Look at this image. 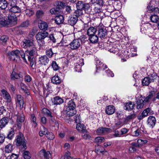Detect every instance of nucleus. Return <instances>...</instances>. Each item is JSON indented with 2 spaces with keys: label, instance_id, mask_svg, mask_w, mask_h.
I'll list each match as a JSON object with an SVG mask.
<instances>
[{
  "label": "nucleus",
  "instance_id": "nucleus-1",
  "mask_svg": "<svg viewBox=\"0 0 159 159\" xmlns=\"http://www.w3.org/2000/svg\"><path fill=\"white\" fill-rule=\"evenodd\" d=\"M7 54L9 59L15 62H17L18 61L20 60V55L24 61L26 63H27L26 60L25 58V53L22 50H16L9 51Z\"/></svg>",
  "mask_w": 159,
  "mask_h": 159
},
{
  "label": "nucleus",
  "instance_id": "nucleus-2",
  "mask_svg": "<svg viewBox=\"0 0 159 159\" xmlns=\"http://www.w3.org/2000/svg\"><path fill=\"white\" fill-rule=\"evenodd\" d=\"M22 48L29 49L36 46L35 41L33 39H24L21 43Z\"/></svg>",
  "mask_w": 159,
  "mask_h": 159
},
{
  "label": "nucleus",
  "instance_id": "nucleus-3",
  "mask_svg": "<svg viewBox=\"0 0 159 159\" xmlns=\"http://www.w3.org/2000/svg\"><path fill=\"white\" fill-rule=\"evenodd\" d=\"M15 142H16L17 146L21 145L23 147V148L25 149H26L27 148L26 145V141L22 134L19 133L16 136Z\"/></svg>",
  "mask_w": 159,
  "mask_h": 159
},
{
  "label": "nucleus",
  "instance_id": "nucleus-4",
  "mask_svg": "<svg viewBox=\"0 0 159 159\" xmlns=\"http://www.w3.org/2000/svg\"><path fill=\"white\" fill-rule=\"evenodd\" d=\"M81 43L80 39H75L73 40L70 44V48L72 50L76 49L80 46Z\"/></svg>",
  "mask_w": 159,
  "mask_h": 159
},
{
  "label": "nucleus",
  "instance_id": "nucleus-5",
  "mask_svg": "<svg viewBox=\"0 0 159 159\" xmlns=\"http://www.w3.org/2000/svg\"><path fill=\"white\" fill-rule=\"evenodd\" d=\"M7 20L8 25L12 26L16 24L17 20V18L14 14H9Z\"/></svg>",
  "mask_w": 159,
  "mask_h": 159
},
{
  "label": "nucleus",
  "instance_id": "nucleus-6",
  "mask_svg": "<svg viewBox=\"0 0 159 159\" xmlns=\"http://www.w3.org/2000/svg\"><path fill=\"white\" fill-rule=\"evenodd\" d=\"M78 20L77 16L74 15H70L68 18L67 23L72 26L75 25Z\"/></svg>",
  "mask_w": 159,
  "mask_h": 159
},
{
  "label": "nucleus",
  "instance_id": "nucleus-7",
  "mask_svg": "<svg viewBox=\"0 0 159 159\" xmlns=\"http://www.w3.org/2000/svg\"><path fill=\"white\" fill-rule=\"evenodd\" d=\"M155 92L154 91H152L150 92L148 95L145 98L144 101L146 102H148L150 101H155L157 99L156 97H155Z\"/></svg>",
  "mask_w": 159,
  "mask_h": 159
},
{
  "label": "nucleus",
  "instance_id": "nucleus-8",
  "mask_svg": "<svg viewBox=\"0 0 159 159\" xmlns=\"http://www.w3.org/2000/svg\"><path fill=\"white\" fill-rule=\"evenodd\" d=\"M48 33L46 31H41L38 32L36 35V40L44 39L48 36Z\"/></svg>",
  "mask_w": 159,
  "mask_h": 159
},
{
  "label": "nucleus",
  "instance_id": "nucleus-9",
  "mask_svg": "<svg viewBox=\"0 0 159 159\" xmlns=\"http://www.w3.org/2000/svg\"><path fill=\"white\" fill-rule=\"evenodd\" d=\"M1 96L4 98V99L6 100L8 102H10L11 101V97L7 92V91L4 89H2L1 90Z\"/></svg>",
  "mask_w": 159,
  "mask_h": 159
},
{
  "label": "nucleus",
  "instance_id": "nucleus-10",
  "mask_svg": "<svg viewBox=\"0 0 159 159\" xmlns=\"http://www.w3.org/2000/svg\"><path fill=\"white\" fill-rule=\"evenodd\" d=\"M84 65V59H80L78 63L75 64V70L78 72H81V66Z\"/></svg>",
  "mask_w": 159,
  "mask_h": 159
},
{
  "label": "nucleus",
  "instance_id": "nucleus-11",
  "mask_svg": "<svg viewBox=\"0 0 159 159\" xmlns=\"http://www.w3.org/2000/svg\"><path fill=\"white\" fill-rule=\"evenodd\" d=\"M24 116L23 113H21L17 116V126L19 128H21V125L24 121Z\"/></svg>",
  "mask_w": 159,
  "mask_h": 159
},
{
  "label": "nucleus",
  "instance_id": "nucleus-12",
  "mask_svg": "<svg viewBox=\"0 0 159 159\" xmlns=\"http://www.w3.org/2000/svg\"><path fill=\"white\" fill-rule=\"evenodd\" d=\"M30 49L29 50L27 49V50L25 52V53L28 54V57L30 56V57H33L37 53V49L36 46Z\"/></svg>",
  "mask_w": 159,
  "mask_h": 159
},
{
  "label": "nucleus",
  "instance_id": "nucleus-13",
  "mask_svg": "<svg viewBox=\"0 0 159 159\" xmlns=\"http://www.w3.org/2000/svg\"><path fill=\"white\" fill-rule=\"evenodd\" d=\"M148 125L150 127L153 128L156 122V118L153 116H149L147 120Z\"/></svg>",
  "mask_w": 159,
  "mask_h": 159
},
{
  "label": "nucleus",
  "instance_id": "nucleus-14",
  "mask_svg": "<svg viewBox=\"0 0 159 159\" xmlns=\"http://www.w3.org/2000/svg\"><path fill=\"white\" fill-rule=\"evenodd\" d=\"M10 13H11L12 14L16 13H20L21 12V10L20 8L17 5L11 7L9 10Z\"/></svg>",
  "mask_w": 159,
  "mask_h": 159
},
{
  "label": "nucleus",
  "instance_id": "nucleus-15",
  "mask_svg": "<svg viewBox=\"0 0 159 159\" xmlns=\"http://www.w3.org/2000/svg\"><path fill=\"white\" fill-rule=\"evenodd\" d=\"M115 111V108L114 106L109 105L106 107L105 110L106 113L108 115H110L113 114Z\"/></svg>",
  "mask_w": 159,
  "mask_h": 159
},
{
  "label": "nucleus",
  "instance_id": "nucleus-16",
  "mask_svg": "<svg viewBox=\"0 0 159 159\" xmlns=\"http://www.w3.org/2000/svg\"><path fill=\"white\" fill-rule=\"evenodd\" d=\"M150 111V109L149 108H147L144 110L142 113L140 114L138 116V119L139 120H141L147 116Z\"/></svg>",
  "mask_w": 159,
  "mask_h": 159
},
{
  "label": "nucleus",
  "instance_id": "nucleus-17",
  "mask_svg": "<svg viewBox=\"0 0 159 159\" xmlns=\"http://www.w3.org/2000/svg\"><path fill=\"white\" fill-rule=\"evenodd\" d=\"M52 103L54 105H59L63 103L64 102L63 100L61 97L57 96L54 98L52 99Z\"/></svg>",
  "mask_w": 159,
  "mask_h": 159
},
{
  "label": "nucleus",
  "instance_id": "nucleus-18",
  "mask_svg": "<svg viewBox=\"0 0 159 159\" xmlns=\"http://www.w3.org/2000/svg\"><path fill=\"white\" fill-rule=\"evenodd\" d=\"M110 130V129L109 128L100 127L97 129L96 133L98 135H101L108 132Z\"/></svg>",
  "mask_w": 159,
  "mask_h": 159
},
{
  "label": "nucleus",
  "instance_id": "nucleus-19",
  "mask_svg": "<svg viewBox=\"0 0 159 159\" xmlns=\"http://www.w3.org/2000/svg\"><path fill=\"white\" fill-rule=\"evenodd\" d=\"M134 107V104L131 102L126 103L124 104V108L125 110L130 111L133 110Z\"/></svg>",
  "mask_w": 159,
  "mask_h": 159
},
{
  "label": "nucleus",
  "instance_id": "nucleus-20",
  "mask_svg": "<svg viewBox=\"0 0 159 159\" xmlns=\"http://www.w3.org/2000/svg\"><path fill=\"white\" fill-rule=\"evenodd\" d=\"M76 128L78 131L81 132L83 133H86L87 131L84 125L80 123L77 124Z\"/></svg>",
  "mask_w": 159,
  "mask_h": 159
},
{
  "label": "nucleus",
  "instance_id": "nucleus-21",
  "mask_svg": "<svg viewBox=\"0 0 159 159\" xmlns=\"http://www.w3.org/2000/svg\"><path fill=\"white\" fill-rule=\"evenodd\" d=\"M107 34V30L104 28H99L98 30V35L100 38H104Z\"/></svg>",
  "mask_w": 159,
  "mask_h": 159
},
{
  "label": "nucleus",
  "instance_id": "nucleus-22",
  "mask_svg": "<svg viewBox=\"0 0 159 159\" xmlns=\"http://www.w3.org/2000/svg\"><path fill=\"white\" fill-rule=\"evenodd\" d=\"M152 2H151L149 3L147 7V10L150 13L153 12L155 13L158 11V8L157 7H155L154 6L152 5Z\"/></svg>",
  "mask_w": 159,
  "mask_h": 159
},
{
  "label": "nucleus",
  "instance_id": "nucleus-23",
  "mask_svg": "<svg viewBox=\"0 0 159 159\" xmlns=\"http://www.w3.org/2000/svg\"><path fill=\"white\" fill-rule=\"evenodd\" d=\"M39 64L46 65L48 63L49 60L47 56H43L39 58Z\"/></svg>",
  "mask_w": 159,
  "mask_h": 159
},
{
  "label": "nucleus",
  "instance_id": "nucleus-24",
  "mask_svg": "<svg viewBox=\"0 0 159 159\" xmlns=\"http://www.w3.org/2000/svg\"><path fill=\"white\" fill-rule=\"evenodd\" d=\"M0 25L4 26L8 25L7 18L2 15H0Z\"/></svg>",
  "mask_w": 159,
  "mask_h": 159
},
{
  "label": "nucleus",
  "instance_id": "nucleus-25",
  "mask_svg": "<svg viewBox=\"0 0 159 159\" xmlns=\"http://www.w3.org/2000/svg\"><path fill=\"white\" fill-rule=\"evenodd\" d=\"M39 27L40 30L45 31L47 30L48 25L47 23L41 21V22L39 23Z\"/></svg>",
  "mask_w": 159,
  "mask_h": 159
},
{
  "label": "nucleus",
  "instance_id": "nucleus-26",
  "mask_svg": "<svg viewBox=\"0 0 159 159\" xmlns=\"http://www.w3.org/2000/svg\"><path fill=\"white\" fill-rule=\"evenodd\" d=\"M89 40L92 43H96L98 41V37L97 35H93L89 36Z\"/></svg>",
  "mask_w": 159,
  "mask_h": 159
},
{
  "label": "nucleus",
  "instance_id": "nucleus-27",
  "mask_svg": "<svg viewBox=\"0 0 159 159\" xmlns=\"http://www.w3.org/2000/svg\"><path fill=\"white\" fill-rule=\"evenodd\" d=\"M66 115L69 116H73L76 112L75 109H70V108H66Z\"/></svg>",
  "mask_w": 159,
  "mask_h": 159
},
{
  "label": "nucleus",
  "instance_id": "nucleus-28",
  "mask_svg": "<svg viewBox=\"0 0 159 159\" xmlns=\"http://www.w3.org/2000/svg\"><path fill=\"white\" fill-rule=\"evenodd\" d=\"M64 18L62 15L56 16L55 18V21L58 25L62 24L64 21Z\"/></svg>",
  "mask_w": 159,
  "mask_h": 159
},
{
  "label": "nucleus",
  "instance_id": "nucleus-29",
  "mask_svg": "<svg viewBox=\"0 0 159 159\" xmlns=\"http://www.w3.org/2000/svg\"><path fill=\"white\" fill-rule=\"evenodd\" d=\"M96 67L97 70L100 69L101 70H104L107 68L106 65H104L99 60L97 61Z\"/></svg>",
  "mask_w": 159,
  "mask_h": 159
},
{
  "label": "nucleus",
  "instance_id": "nucleus-30",
  "mask_svg": "<svg viewBox=\"0 0 159 159\" xmlns=\"http://www.w3.org/2000/svg\"><path fill=\"white\" fill-rule=\"evenodd\" d=\"M96 31V28L93 27H91L88 29L87 33L88 35L90 36L94 35Z\"/></svg>",
  "mask_w": 159,
  "mask_h": 159
},
{
  "label": "nucleus",
  "instance_id": "nucleus-31",
  "mask_svg": "<svg viewBox=\"0 0 159 159\" xmlns=\"http://www.w3.org/2000/svg\"><path fill=\"white\" fill-rule=\"evenodd\" d=\"M141 99H138L136 101L137 108L138 109H141L143 108L144 106V101L141 98Z\"/></svg>",
  "mask_w": 159,
  "mask_h": 159
},
{
  "label": "nucleus",
  "instance_id": "nucleus-32",
  "mask_svg": "<svg viewBox=\"0 0 159 159\" xmlns=\"http://www.w3.org/2000/svg\"><path fill=\"white\" fill-rule=\"evenodd\" d=\"M8 122V119L7 117L2 118L0 120V127L2 128L5 126Z\"/></svg>",
  "mask_w": 159,
  "mask_h": 159
},
{
  "label": "nucleus",
  "instance_id": "nucleus-33",
  "mask_svg": "<svg viewBox=\"0 0 159 159\" xmlns=\"http://www.w3.org/2000/svg\"><path fill=\"white\" fill-rule=\"evenodd\" d=\"M61 11V10L59 8H57L56 7L52 8L50 10V12L51 14L55 15L58 14Z\"/></svg>",
  "mask_w": 159,
  "mask_h": 159
},
{
  "label": "nucleus",
  "instance_id": "nucleus-34",
  "mask_svg": "<svg viewBox=\"0 0 159 159\" xmlns=\"http://www.w3.org/2000/svg\"><path fill=\"white\" fill-rule=\"evenodd\" d=\"M51 81L53 84H57L60 83L61 81L58 75H55L52 78Z\"/></svg>",
  "mask_w": 159,
  "mask_h": 159
},
{
  "label": "nucleus",
  "instance_id": "nucleus-35",
  "mask_svg": "<svg viewBox=\"0 0 159 159\" xmlns=\"http://www.w3.org/2000/svg\"><path fill=\"white\" fill-rule=\"evenodd\" d=\"M48 133V129L43 126H42L41 127V130L39 133L40 136L42 137L43 135H46Z\"/></svg>",
  "mask_w": 159,
  "mask_h": 159
},
{
  "label": "nucleus",
  "instance_id": "nucleus-36",
  "mask_svg": "<svg viewBox=\"0 0 159 159\" xmlns=\"http://www.w3.org/2000/svg\"><path fill=\"white\" fill-rule=\"evenodd\" d=\"M21 89L27 95L30 94V92L28 87L24 83H21L20 84Z\"/></svg>",
  "mask_w": 159,
  "mask_h": 159
},
{
  "label": "nucleus",
  "instance_id": "nucleus-37",
  "mask_svg": "<svg viewBox=\"0 0 159 159\" xmlns=\"http://www.w3.org/2000/svg\"><path fill=\"white\" fill-rule=\"evenodd\" d=\"M17 99L20 107H23L24 104L23 97L21 95H17Z\"/></svg>",
  "mask_w": 159,
  "mask_h": 159
},
{
  "label": "nucleus",
  "instance_id": "nucleus-38",
  "mask_svg": "<svg viewBox=\"0 0 159 159\" xmlns=\"http://www.w3.org/2000/svg\"><path fill=\"white\" fill-rule=\"evenodd\" d=\"M23 156L25 159H30L31 157V154L30 152L25 150H23Z\"/></svg>",
  "mask_w": 159,
  "mask_h": 159
},
{
  "label": "nucleus",
  "instance_id": "nucleus-39",
  "mask_svg": "<svg viewBox=\"0 0 159 159\" xmlns=\"http://www.w3.org/2000/svg\"><path fill=\"white\" fill-rule=\"evenodd\" d=\"M151 82H153L157 79L158 76L155 73H153L148 76Z\"/></svg>",
  "mask_w": 159,
  "mask_h": 159
},
{
  "label": "nucleus",
  "instance_id": "nucleus-40",
  "mask_svg": "<svg viewBox=\"0 0 159 159\" xmlns=\"http://www.w3.org/2000/svg\"><path fill=\"white\" fill-rule=\"evenodd\" d=\"M7 2L5 0H0V8L2 9H5L7 7Z\"/></svg>",
  "mask_w": 159,
  "mask_h": 159
},
{
  "label": "nucleus",
  "instance_id": "nucleus-41",
  "mask_svg": "<svg viewBox=\"0 0 159 159\" xmlns=\"http://www.w3.org/2000/svg\"><path fill=\"white\" fill-rule=\"evenodd\" d=\"M8 39V37L6 35H3L0 38V43L4 45L6 44Z\"/></svg>",
  "mask_w": 159,
  "mask_h": 159
},
{
  "label": "nucleus",
  "instance_id": "nucleus-42",
  "mask_svg": "<svg viewBox=\"0 0 159 159\" xmlns=\"http://www.w3.org/2000/svg\"><path fill=\"white\" fill-rule=\"evenodd\" d=\"M41 152H43L45 157L48 158L50 157L51 156V153L48 151H46V150H41Z\"/></svg>",
  "mask_w": 159,
  "mask_h": 159
},
{
  "label": "nucleus",
  "instance_id": "nucleus-43",
  "mask_svg": "<svg viewBox=\"0 0 159 159\" xmlns=\"http://www.w3.org/2000/svg\"><path fill=\"white\" fill-rule=\"evenodd\" d=\"M150 82H151L148 77L144 78L142 81V83L143 86H148Z\"/></svg>",
  "mask_w": 159,
  "mask_h": 159
},
{
  "label": "nucleus",
  "instance_id": "nucleus-44",
  "mask_svg": "<svg viewBox=\"0 0 159 159\" xmlns=\"http://www.w3.org/2000/svg\"><path fill=\"white\" fill-rule=\"evenodd\" d=\"M55 5L57 8H59L61 10V9L64 7L65 3L61 1H57L56 2Z\"/></svg>",
  "mask_w": 159,
  "mask_h": 159
},
{
  "label": "nucleus",
  "instance_id": "nucleus-45",
  "mask_svg": "<svg viewBox=\"0 0 159 159\" xmlns=\"http://www.w3.org/2000/svg\"><path fill=\"white\" fill-rule=\"evenodd\" d=\"M14 131L11 129L9 132L7 136V138L10 140L11 139L14 137Z\"/></svg>",
  "mask_w": 159,
  "mask_h": 159
},
{
  "label": "nucleus",
  "instance_id": "nucleus-46",
  "mask_svg": "<svg viewBox=\"0 0 159 159\" xmlns=\"http://www.w3.org/2000/svg\"><path fill=\"white\" fill-rule=\"evenodd\" d=\"M28 60L30 63V66L32 68H34L33 67L35 64V62L34 59V58L33 57H30V56H28Z\"/></svg>",
  "mask_w": 159,
  "mask_h": 159
},
{
  "label": "nucleus",
  "instance_id": "nucleus-47",
  "mask_svg": "<svg viewBox=\"0 0 159 159\" xmlns=\"http://www.w3.org/2000/svg\"><path fill=\"white\" fill-rule=\"evenodd\" d=\"M75 105L72 100L70 101L68 103V106L66 108L75 109Z\"/></svg>",
  "mask_w": 159,
  "mask_h": 159
},
{
  "label": "nucleus",
  "instance_id": "nucleus-48",
  "mask_svg": "<svg viewBox=\"0 0 159 159\" xmlns=\"http://www.w3.org/2000/svg\"><path fill=\"white\" fill-rule=\"evenodd\" d=\"M147 142L148 140L146 139H139L138 140V143L139 148L147 143Z\"/></svg>",
  "mask_w": 159,
  "mask_h": 159
},
{
  "label": "nucleus",
  "instance_id": "nucleus-49",
  "mask_svg": "<svg viewBox=\"0 0 159 159\" xmlns=\"http://www.w3.org/2000/svg\"><path fill=\"white\" fill-rule=\"evenodd\" d=\"M150 19L152 22L156 23L158 20L159 17L157 15H153L151 16Z\"/></svg>",
  "mask_w": 159,
  "mask_h": 159
},
{
  "label": "nucleus",
  "instance_id": "nucleus-50",
  "mask_svg": "<svg viewBox=\"0 0 159 159\" xmlns=\"http://www.w3.org/2000/svg\"><path fill=\"white\" fill-rule=\"evenodd\" d=\"M104 138L102 137H96L94 140V142L97 143H101L104 141Z\"/></svg>",
  "mask_w": 159,
  "mask_h": 159
},
{
  "label": "nucleus",
  "instance_id": "nucleus-51",
  "mask_svg": "<svg viewBox=\"0 0 159 159\" xmlns=\"http://www.w3.org/2000/svg\"><path fill=\"white\" fill-rule=\"evenodd\" d=\"M84 3L81 1H79L76 4L77 9L83 10Z\"/></svg>",
  "mask_w": 159,
  "mask_h": 159
},
{
  "label": "nucleus",
  "instance_id": "nucleus-52",
  "mask_svg": "<svg viewBox=\"0 0 159 159\" xmlns=\"http://www.w3.org/2000/svg\"><path fill=\"white\" fill-rule=\"evenodd\" d=\"M45 136L48 139L50 140H53L55 137L54 135L52 133L49 132Z\"/></svg>",
  "mask_w": 159,
  "mask_h": 159
},
{
  "label": "nucleus",
  "instance_id": "nucleus-53",
  "mask_svg": "<svg viewBox=\"0 0 159 159\" xmlns=\"http://www.w3.org/2000/svg\"><path fill=\"white\" fill-rule=\"evenodd\" d=\"M42 112L43 113L48 116L52 117L51 113L47 108H43L42 110Z\"/></svg>",
  "mask_w": 159,
  "mask_h": 159
},
{
  "label": "nucleus",
  "instance_id": "nucleus-54",
  "mask_svg": "<svg viewBox=\"0 0 159 159\" xmlns=\"http://www.w3.org/2000/svg\"><path fill=\"white\" fill-rule=\"evenodd\" d=\"M74 15L75 16H77L78 18V17L82 15L83 14L82 10L79 9H77V10H76L75 12Z\"/></svg>",
  "mask_w": 159,
  "mask_h": 159
},
{
  "label": "nucleus",
  "instance_id": "nucleus-55",
  "mask_svg": "<svg viewBox=\"0 0 159 159\" xmlns=\"http://www.w3.org/2000/svg\"><path fill=\"white\" fill-rule=\"evenodd\" d=\"M46 55L49 57H51L54 54L52 48L47 49L46 51Z\"/></svg>",
  "mask_w": 159,
  "mask_h": 159
},
{
  "label": "nucleus",
  "instance_id": "nucleus-56",
  "mask_svg": "<svg viewBox=\"0 0 159 159\" xmlns=\"http://www.w3.org/2000/svg\"><path fill=\"white\" fill-rule=\"evenodd\" d=\"M44 15L43 12L42 10L37 11L36 12V15L38 18L42 17Z\"/></svg>",
  "mask_w": 159,
  "mask_h": 159
},
{
  "label": "nucleus",
  "instance_id": "nucleus-57",
  "mask_svg": "<svg viewBox=\"0 0 159 159\" xmlns=\"http://www.w3.org/2000/svg\"><path fill=\"white\" fill-rule=\"evenodd\" d=\"M25 12L26 15L29 16L33 15L34 13V12L32 10L29 9L26 10Z\"/></svg>",
  "mask_w": 159,
  "mask_h": 159
},
{
  "label": "nucleus",
  "instance_id": "nucleus-58",
  "mask_svg": "<svg viewBox=\"0 0 159 159\" xmlns=\"http://www.w3.org/2000/svg\"><path fill=\"white\" fill-rule=\"evenodd\" d=\"M52 66L54 70H57L59 69V67L55 61L52 62Z\"/></svg>",
  "mask_w": 159,
  "mask_h": 159
},
{
  "label": "nucleus",
  "instance_id": "nucleus-59",
  "mask_svg": "<svg viewBox=\"0 0 159 159\" xmlns=\"http://www.w3.org/2000/svg\"><path fill=\"white\" fill-rule=\"evenodd\" d=\"M111 46H110L109 48H108V50L111 52H112L114 53H117V49L116 48L114 47H112V48H111Z\"/></svg>",
  "mask_w": 159,
  "mask_h": 159
},
{
  "label": "nucleus",
  "instance_id": "nucleus-60",
  "mask_svg": "<svg viewBox=\"0 0 159 159\" xmlns=\"http://www.w3.org/2000/svg\"><path fill=\"white\" fill-rule=\"evenodd\" d=\"M134 136H138L139 135H141L142 134L141 130L140 129L138 128L134 132Z\"/></svg>",
  "mask_w": 159,
  "mask_h": 159
},
{
  "label": "nucleus",
  "instance_id": "nucleus-61",
  "mask_svg": "<svg viewBox=\"0 0 159 159\" xmlns=\"http://www.w3.org/2000/svg\"><path fill=\"white\" fill-rule=\"evenodd\" d=\"M75 122L77 124L80 122V117L79 115H77L74 117Z\"/></svg>",
  "mask_w": 159,
  "mask_h": 159
},
{
  "label": "nucleus",
  "instance_id": "nucleus-62",
  "mask_svg": "<svg viewBox=\"0 0 159 159\" xmlns=\"http://www.w3.org/2000/svg\"><path fill=\"white\" fill-rule=\"evenodd\" d=\"M39 45L40 47L44 46L45 44V42L43 39L37 40Z\"/></svg>",
  "mask_w": 159,
  "mask_h": 159
},
{
  "label": "nucleus",
  "instance_id": "nucleus-63",
  "mask_svg": "<svg viewBox=\"0 0 159 159\" xmlns=\"http://www.w3.org/2000/svg\"><path fill=\"white\" fill-rule=\"evenodd\" d=\"M18 74L15 72H13L11 75V79L14 80L15 79H18L19 78V76Z\"/></svg>",
  "mask_w": 159,
  "mask_h": 159
},
{
  "label": "nucleus",
  "instance_id": "nucleus-64",
  "mask_svg": "<svg viewBox=\"0 0 159 159\" xmlns=\"http://www.w3.org/2000/svg\"><path fill=\"white\" fill-rule=\"evenodd\" d=\"M94 152L97 154L101 155L104 154L106 151H105V150L103 151H101V150H95Z\"/></svg>",
  "mask_w": 159,
  "mask_h": 159
}]
</instances>
